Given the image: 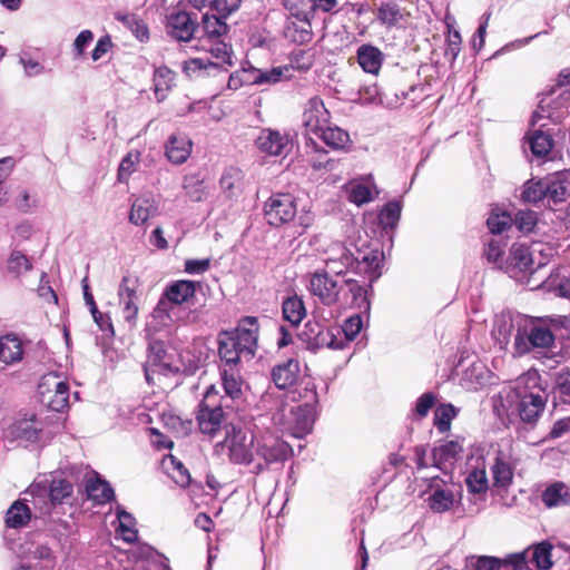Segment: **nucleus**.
<instances>
[{
	"label": "nucleus",
	"mask_w": 570,
	"mask_h": 570,
	"mask_svg": "<svg viewBox=\"0 0 570 570\" xmlns=\"http://www.w3.org/2000/svg\"><path fill=\"white\" fill-rule=\"evenodd\" d=\"M541 376L537 371H528L514 382L507 397L512 414H517L520 422L533 429L544 412L548 394L540 384Z\"/></svg>",
	"instance_id": "obj_1"
},
{
	"label": "nucleus",
	"mask_w": 570,
	"mask_h": 570,
	"mask_svg": "<svg viewBox=\"0 0 570 570\" xmlns=\"http://www.w3.org/2000/svg\"><path fill=\"white\" fill-rule=\"evenodd\" d=\"M227 399L219 397L218 391L214 385L209 386L199 402L196 412V422L199 431L203 434L209 435L210 438L216 436L222 429H230V424H227V412L229 409Z\"/></svg>",
	"instance_id": "obj_2"
},
{
	"label": "nucleus",
	"mask_w": 570,
	"mask_h": 570,
	"mask_svg": "<svg viewBox=\"0 0 570 570\" xmlns=\"http://www.w3.org/2000/svg\"><path fill=\"white\" fill-rule=\"evenodd\" d=\"M208 52L216 61L208 58H193L185 62V71L189 77H197L202 73L210 75L212 71L226 70V66H232L233 50L224 40H210Z\"/></svg>",
	"instance_id": "obj_3"
},
{
	"label": "nucleus",
	"mask_w": 570,
	"mask_h": 570,
	"mask_svg": "<svg viewBox=\"0 0 570 570\" xmlns=\"http://www.w3.org/2000/svg\"><path fill=\"white\" fill-rule=\"evenodd\" d=\"M42 402L55 412H62L69 406V384L56 372L45 374L38 385Z\"/></svg>",
	"instance_id": "obj_4"
},
{
	"label": "nucleus",
	"mask_w": 570,
	"mask_h": 570,
	"mask_svg": "<svg viewBox=\"0 0 570 570\" xmlns=\"http://www.w3.org/2000/svg\"><path fill=\"white\" fill-rule=\"evenodd\" d=\"M553 343L554 335L547 325L525 316L522 335L517 343L518 355H524L534 348H549Z\"/></svg>",
	"instance_id": "obj_5"
},
{
	"label": "nucleus",
	"mask_w": 570,
	"mask_h": 570,
	"mask_svg": "<svg viewBox=\"0 0 570 570\" xmlns=\"http://www.w3.org/2000/svg\"><path fill=\"white\" fill-rule=\"evenodd\" d=\"M171 358L163 341L149 340L148 356L144 364L145 377L148 384L154 383L155 374L170 376L179 372V368L173 364Z\"/></svg>",
	"instance_id": "obj_6"
},
{
	"label": "nucleus",
	"mask_w": 570,
	"mask_h": 570,
	"mask_svg": "<svg viewBox=\"0 0 570 570\" xmlns=\"http://www.w3.org/2000/svg\"><path fill=\"white\" fill-rule=\"evenodd\" d=\"M297 214L295 198L288 193L272 195L264 206L267 223L278 227L295 219Z\"/></svg>",
	"instance_id": "obj_7"
},
{
	"label": "nucleus",
	"mask_w": 570,
	"mask_h": 570,
	"mask_svg": "<svg viewBox=\"0 0 570 570\" xmlns=\"http://www.w3.org/2000/svg\"><path fill=\"white\" fill-rule=\"evenodd\" d=\"M229 458L237 464H250L254 461V436L250 432L230 424L225 434Z\"/></svg>",
	"instance_id": "obj_8"
},
{
	"label": "nucleus",
	"mask_w": 570,
	"mask_h": 570,
	"mask_svg": "<svg viewBox=\"0 0 570 570\" xmlns=\"http://www.w3.org/2000/svg\"><path fill=\"white\" fill-rule=\"evenodd\" d=\"M138 279L130 275H125L118 286V299L121 307L124 321L130 330L135 328L138 318Z\"/></svg>",
	"instance_id": "obj_9"
},
{
	"label": "nucleus",
	"mask_w": 570,
	"mask_h": 570,
	"mask_svg": "<svg viewBox=\"0 0 570 570\" xmlns=\"http://www.w3.org/2000/svg\"><path fill=\"white\" fill-rule=\"evenodd\" d=\"M258 321L254 316H245L239 322L234 333L227 336L232 338L238 352H243L244 357L252 360L255 356L258 341Z\"/></svg>",
	"instance_id": "obj_10"
},
{
	"label": "nucleus",
	"mask_w": 570,
	"mask_h": 570,
	"mask_svg": "<svg viewBox=\"0 0 570 570\" xmlns=\"http://www.w3.org/2000/svg\"><path fill=\"white\" fill-rule=\"evenodd\" d=\"M330 111L326 109L323 100L315 96L307 100L302 115V126L305 136L320 135V132L330 124Z\"/></svg>",
	"instance_id": "obj_11"
},
{
	"label": "nucleus",
	"mask_w": 570,
	"mask_h": 570,
	"mask_svg": "<svg viewBox=\"0 0 570 570\" xmlns=\"http://www.w3.org/2000/svg\"><path fill=\"white\" fill-rule=\"evenodd\" d=\"M255 453L258 459L264 461L256 465L261 471L273 463H283L286 461L292 455V448L282 440L268 438L257 442Z\"/></svg>",
	"instance_id": "obj_12"
},
{
	"label": "nucleus",
	"mask_w": 570,
	"mask_h": 570,
	"mask_svg": "<svg viewBox=\"0 0 570 570\" xmlns=\"http://www.w3.org/2000/svg\"><path fill=\"white\" fill-rule=\"evenodd\" d=\"M308 289L324 305L333 306L338 302L342 286L326 271H316L311 275Z\"/></svg>",
	"instance_id": "obj_13"
},
{
	"label": "nucleus",
	"mask_w": 570,
	"mask_h": 570,
	"mask_svg": "<svg viewBox=\"0 0 570 570\" xmlns=\"http://www.w3.org/2000/svg\"><path fill=\"white\" fill-rule=\"evenodd\" d=\"M525 316L522 314L511 315L502 314L494 321L492 334L501 345H507L511 337L514 338V350L517 351L518 340L522 335V330L525 322Z\"/></svg>",
	"instance_id": "obj_14"
},
{
	"label": "nucleus",
	"mask_w": 570,
	"mask_h": 570,
	"mask_svg": "<svg viewBox=\"0 0 570 570\" xmlns=\"http://www.w3.org/2000/svg\"><path fill=\"white\" fill-rule=\"evenodd\" d=\"M197 28L195 19L186 11L173 12L167 17V33L177 41H189Z\"/></svg>",
	"instance_id": "obj_15"
},
{
	"label": "nucleus",
	"mask_w": 570,
	"mask_h": 570,
	"mask_svg": "<svg viewBox=\"0 0 570 570\" xmlns=\"http://www.w3.org/2000/svg\"><path fill=\"white\" fill-rule=\"evenodd\" d=\"M178 321V309L163 296L150 313V321L146 324L147 332H158L170 327Z\"/></svg>",
	"instance_id": "obj_16"
},
{
	"label": "nucleus",
	"mask_w": 570,
	"mask_h": 570,
	"mask_svg": "<svg viewBox=\"0 0 570 570\" xmlns=\"http://www.w3.org/2000/svg\"><path fill=\"white\" fill-rule=\"evenodd\" d=\"M23 494L36 510V518H43L50 514L49 480L42 479L33 481Z\"/></svg>",
	"instance_id": "obj_17"
},
{
	"label": "nucleus",
	"mask_w": 570,
	"mask_h": 570,
	"mask_svg": "<svg viewBox=\"0 0 570 570\" xmlns=\"http://www.w3.org/2000/svg\"><path fill=\"white\" fill-rule=\"evenodd\" d=\"M288 137L278 130L263 129L255 139L257 149L269 156H281L288 146Z\"/></svg>",
	"instance_id": "obj_18"
},
{
	"label": "nucleus",
	"mask_w": 570,
	"mask_h": 570,
	"mask_svg": "<svg viewBox=\"0 0 570 570\" xmlns=\"http://www.w3.org/2000/svg\"><path fill=\"white\" fill-rule=\"evenodd\" d=\"M507 273L513 274L514 272L533 273V258L530 248L524 244H513L510 249V255L504 262Z\"/></svg>",
	"instance_id": "obj_19"
},
{
	"label": "nucleus",
	"mask_w": 570,
	"mask_h": 570,
	"mask_svg": "<svg viewBox=\"0 0 570 570\" xmlns=\"http://www.w3.org/2000/svg\"><path fill=\"white\" fill-rule=\"evenodd\" d=\"M376 20L384 27L391 29L401 27L409 17V12L401 7L397 0L382 1L375 11Z\"/></svg>",
	"instance_id": "obj_20"
},
{
	"label": "nucleus",
	"mask_w": 570,
	"mask_h": 570,
	"mask_svg": "<svg viewBox=\"0 0 570 570\" xmlns=\"http://www.w3.org/2000/svg\"><path fill=\"white\" fill-rule=\"evenodd\" d=\"M198 285V282L189 279L175 281L166 286L161 296L170 302L175 307H178L195 297L196 287Z\"/></svg>",
	"instance_id": "obj_21"
},
{
	"label": "nucleus",
	"mask_w": 570,
	"mask_h": 570,
	"mask_svg": "<svg viewBox=\"0 0 570 570\" xmlns=\"http://www.w3.org/2000/svg\"><path fill=\"white\" fill-rule=\"evenodd\" d=\"M355 259V274H367L371 283L381 276V266L383 263V253L377 249H371L366 253L358 252Z\"/></svg>",
	"instance_id": "obj_22"
},
{
	"label": "nucleus",
	"mask_w": 570,
	"mask_h": 570,
	"mask_svg": "<svg viewBox=\"0 0 570 570\" xmlns=\"http://www.w3.org/2000/svg\"><path fill=\"white\" fill-rule=\"evenodd\" d=\"M299 372V362L296 358H288L273 367L272 380L277 389L285 390L297 382Z\"/></svg>",
	"instance_id": "obj_23"
},
{
	"label": "nucleus",
	"mask_w": 570,
	"mask_h": 570,
	"mask_svg": "<svg viewBox=\"0 0 570 570\" xmlns=\"http://www.w3.org/2000/svg\"><path fill=\"white\" fill-rule=\"evenodd\" d=\"M313 17H293L287 19L284 36L295 43H307L313 38L311 19Z\"/></svg>",
	"instance_id": "obj_24"
},
{
	"label": "nucleus",
	"mask_w": 570,
	"mask_h": 570,
	"mask_svg": "<svg viewBox=\"0 0 570 570\" xmlns=\"http://www.w3.org/2000/svg\"><path fill=\"white\" fill-rule=\"evenodd\" d=\"M493 487L507 490L513 480V466L509 455L499 451L491 465Z\"/></svg>",
	"instance_id": "obj_25"
},
{
	"label": "nucleus",
	"mask_w": 570,
	"mask_h": 570,
	"mask_svg": "<svg viewBox=\"0 0 570 570\" xmlns=\"http://www.w3.org/2000/svg\"><path fill=\"white\" fill-rule=\"evenodd\" d=\"M295 436L302 438L309 433L317 417V404H299L292 410Z\"/></svg>",
	"instance_id": "obj_26"
},
{
	"label": "nucleus",
	"mask_w": 570,
	"mask_h": 570,
	"mask_svg": "<svg viewBox=\"0 0 570 570\" xmlns=\"http://www.w3.org/2000/svg\"><path fill=\"white\" fill-rule=\"evenodd\" d=\"M191 140L181 134H174L166 144V156L175 165L184 164L191 153Z\"/></svg>",
	"instance_id": "obj_27"
},
{
	"label": "nucleus",
	"mask_w": 570,
	"mask_h": 570,
	"mask_svg": "<svg viewBox=\"0 0 570 570\" xmlns=\"http://www.w3.org/2000/svg\"><path fill=\"white\" fill-rule=\"evenodd\" d=\"M158 213V205L149 195L137 197L129 213V222L134 225H142Z\"/></svg>",
	"instance_id": "obj_28"
},
{
	"label": "nucleus",
	"mask_w": 570,
	"mask_h": 570,
	"mask_svg": "<svg viewBox=\"0 0 570 570\" xmlns=\"http://www.w3.org/2000/svg\"><path fill=\"white\" fill-rule=\"evenodd\" d=\"M32 518L28 498L16 500L7 510L4 523L10 529H21L29 524Z\"/></svg>",
	"instance_id": "obj_29"
},
{
	"label": "nucleus",
	"mask_w": 570,
	"mask_h": 570,
	"mask_svg": "<svg viewBox=\"0 0 570 570\" xmlns=\"http://www.w3.org/2000/svg\"><path fill=\"white\" fill-rule=\"evenodd\" d=\"M344 283L348 287V293L352 296V306L360 313L366 314L368 316L371 309L370 296L373 292L372 283L370 282V284L364 286L352 278L345 279Z\"/></svg>",
	"instance_id": "obj_30"
},
{
	"label": "nucleus",
	"mask_w": 570,
	"mask_h": 570,
	"mask_svg": "<svg viewBox=\"0 0 570 570\" xmlns=\"http://www.w3.org/2000/svg\"><path fill=\"white\" fill-rule=\"evenodd\" d=\"M383 59L382 51L375 46L362 45L357 49V62L367 73L377 75Z\"/></svg>",
	"instance_id": "obj_31"
},
{
	"label": "nucleus",
	"mask_w": 570,
	"mask_h": 570,
	"mask_svg": "<svg viewBox=\"0 0 570 570\" xmlns=\"http://www.w3.org/2000/svg\"><path fill=\"white\" fill-rule=\"evenodd\" d=\"M23 357L22 341L14 334L0 337V361L7 365L18 363Z\"/></svg>",
	"instance_id": "obj_32"
},
{
	"label": "nucleus",
	"mask_w": 570,
	"mask_h": 570,
	"mask_svg": "<svg viewBox=\"0 0 570 570\" xmlns=\"http://www.w3.org/2000/svg\"><path fill=\"white\" fill-rule=\"evenodd\" d=\"M307 161L315 170H333L335 161L327 157V151L322 148L312 137L305 138Z\"/></svg>",
	"instance_id": "obj_33"
},
{
	"label": "nucleus",
	"mask_w": 570,
	"mask_h": 570,
	"mask_svg": "<svg viewBox=\"0 0 570 570\" xmlns=\"http://www.w3.org/2000/svg\"><path fill=\"white\" fill-rule=\"evenodd\" d=\"M220 377L225 395L219 397L227 399V403L240 397L242 395V376L237 367H220Z\"/></svg>",
	"instance_id": "obj_34"
},
{
	"label": "nucleus",
	"mask_w": 570,
	"mask_h": 570,
	"mask_svg": "<svg viewBox=\"0 0 570 570\" xmlns=\"http://www.w3.org/2000/svg\"><path fill=\"white\" fill-rule=\"evenodd\" d=\"M552 544L549 541H541L527 549L529 552V566L537 570H550L552 562Z\"/></svg>",
	"instance_id": "obj_35"
},
{
	"label": "nucleus",
	"mask_w": 570,
	"mask_h": 570,
	"mask_svg": "<svg viewBox=\"0 0 570 570\" xmlns=\"http://www.w3.org/2000/svg\"><path fill=\"white\" fill-rule=\"evenodd\" d=\"M287 68L275 67L269 70L255 69L244 70V78L242 81L253 85H273L279 82L284 77Z\"/></svg>",
	"instance_id": "obj_36"
},
{
	"label": "nucleus",
	"mask_w": 570,
	"mask_h": 570,
	"mask_svg": "<svg viewBox=\"0 0 570 570\" xmlns=\"http://www.w3.org/2000/svg\"><path fill=\"white\" fill-rule=\"evenodd\" d=\"M542 502L548 508L570 505V490L563 482H554L541 494Z\"/></svg>",
	"instance_id": "obj_37"
},
{
	"label": "nucleus",
	"mask_w": 570,
	"mask_h": 570,
	"mask_svg": "<svg viewBox=\"0 0 570 570\" xmlns=\"http://www.w3.org/2000/svg\"><path fill=\"white\" fill-rule=\"evenodd\" d=\"M354 264L355 259L353 253L345 247H340L336 256H330L325 261L326 272L336 276H341L348 271H353L355 273Z\"/></svg>",
	"instance_id": "obj_38"
},
{
	"label": "nucleus",
	"mask_w": 570,
	"mask_h": 570,
	"mask_svg": "<svg viewBox=\"0 0 570 570\" xmlns=\"http://www.w3.org/2000/svg\"><path fill=\"white\" fill-rule=\"evenodd\" d=\"M153 81L156 100L161 102L174 86L175 72L166 66H160L155 69Z\"/></svg>",
	"instance_id": "obj_39"
},
{
	"label": "nucleus",
	"mask_w": 570,
	"mask_h": 570,
	"mask_svg": "<svg viewBox=\"0 0 570 570\" xmlns=\"http://www.w3.org/2000/svg\"><path fill=\"white\" fill-rule=\"evenodd\" d=\"M317 137L335 150H345L352 144L350 134L337 126L327 125Z\"/></svg>",
	"instance_id": "obj_40"
},
{
	"label": "nucleus",
	"mask_w": 570,
	"mask_h": 570,
	"mask_svg": "<svg viewBox=\"0 0 570 570\" xmlns=\"http://www.w3.org/2000/svg\"><path fill=\"white\" fill-rule=\"evenodd\" d=\"M282 313L285 321L297 326L306 316L305 304L298 295L286 297L282 303Z\"/></svg>",
	"instance_id": "obj_41"
},
{
	"label": "nucleus",
	"mask_w": 570,
	"mask_h": 570,
	"mask_svg": "<svg viewBox=\"0 0 570 570\" xmlns=\"http://www.w3.org/2000/svg\"><path fill=\"white\" fill-rule=\"evenodd\" d=\"M456 501L454 492L449 488H435L428 498L429 507L435 513L450 511Z\"/></svg>",
	"instance_id": "obj_42"
},
{
	"label": "nucleus",
	"mask_w": 570,
	"mask_h": 570,
	"mask_svg": "<svg viewBox=\"0 0 570 570\" xmlns=\"http://www.w3.org/2000/svg\"><path fill=\"white\" fill-rule=\"evenodd\" d=\"M222 16L204 13L202 17V29L208 40L220 39L227 35L229 27Z\"/></svg>",
	"instance_id": "obj_43"
},
{
	"label": "nucleus",
	"mask_w": 570,
	"mask_h": 570,
	"mask_svg": "<svg viewBox=\"0 0 570 570\" xmlns=\"http://www.w3.org/2000/svg\"><path fill=\"white\" fill-rule=\"evenodd\" d=\"M86 492L88 498L98 504L107 503L115 498V492L111 485L108 482L100 480L99 478L90 479L87 481Z\"/></svg>",
	"instance_id": "obj_44"
},
{
	"label": "nucleus",
	"mask_w": 570,
	"mask_h": 570,
	"mask_svg": "<svg viewBox=\"0 0 570 570\" xmlns=\"http://www.w3.org/2000/svg\"><path fill=\"white\" fill-rule=\"evenodd\" d=\"M115 19L129 29L139 41H146L149 38V30L141 18L130 12H116Z\"/></svg>",
	"instance_id": "obj_45"
},
{
	"label": "nucleus",
	"mask_w": 570,
	"mask_h": 570,
	"mask_svg": "<svg viewBox=\"0 0 570 570\" xmlns=\"http://www.w3.org/2000/svg\"><path fill=\"white\" fill-rule=\"evenodd\" d=\"M463 448L458 441H449L439 448L433 449V462L438 468L445 463H453L462 453Z\"/></svg>",
	"instance_id": "obj_46"
},
{
	"label": "nucleus",
	"mask_w": 570,
	"mask_h": 570,
	"mask_svg": "<svg viewBox=\"0 0 570 570\" xmlns=\"http://www.w3.org/2000/svg\"><path fill=\"white\" fill-rule=\"evenodd\" d=\"M218 354L222 362L220 367H237L240 358L244 357L243 352H238V346L228 336L219 340Z\"/></svg>",
	"instance_id": "obj_47"
},
{
	"label": "nucleus",
	"mask_w": 570,
	"mask_h": 570,
	"mask_svg": "<svg viewBox=\"0 0 570 570\" xmlns=\"http://www.w3.org/2000/svg\"><path fill=\"white\" fill-rule=\"evenodd\" d=\"M73 493V485L71 482L53 478L49 481V503L50 508L56 504L63 503Z\"/></svg>",
	"instance_id": "obj_48"
},
{
	"label": "nucleus",
	"mask_w": 570,
	"mask_h": 570,
	"mask_svg": "<svg viewBox=\"0 0 570 570\" xmlns=\"http://www.w3.org/2000/svg\"><path fill=\"white\" fill-rule=\"evenodd\" d=\"M243 180V173L236 167L226 168L219 179V185L224 194L232 198L239 190Z\"/></svg>",
	"instance_id": "obj_49"
},
{
	"label": "nucleus",
	"mask_w": 570,
	"mask_h": 570,
	"mask_svg": "<svg viewBox=\"0 0 570 570\" xmlns=\"http://www.w3.org/2000/svg\"><path fill=\"white\" fill-rule=\"evenodd\" d=\"M529 147L534 156L543 157L552 149L553 139L542 129H534L529 136Z\"/></svg>",
	"instance_id": "obj_50"
},
{
	"label": "nucleus",
	"mask_w": 570,
	"mask_h": 570,
	"mask_svg": "<svg viewBox=\"0 0 570 570\" xmlns=\"http://www.w3.org/2000/svg\"><path fill=\"white\" fill-rule=\"evenodd\" d=\"M401 203L397 200L389 202L379 214V223L384 230L394 229L401 217Z\"/></svg>",
	"instance_id": "obj_51"
},
{
	"label": "nucleus",
	"mask_w": 570,
	"mask_h": 570,
	"mask_svg": "<svg viewBox=\"0 0 570 570\" xmlns=\"http://www.w3.org/2000/svg\"><path fill=\"white\" fill-rule=\"evenodd\" d=\"M116 515L119 521V530L122 534V539L128 543H134L138 538V532L135 530V518L120 505L116 508Z\"/></svg>",
	"instance_id": "obj_52"
},
{
	"label": "nucleus",
	"mask_w": 570,
	"mask_h": 570,
	"mask_svg": "<svg viewBox=\"0 0 570 570\" xmlns=\"http://www.w3.org/2000/svg\"><path fill=\"white\" fill-rule=\"evenodd\" d=\"M546 187H548L546 191L549 205L550 203L557 205L566 200L568 187L563 180L553 176L546 177Z\"/></svg>",
	"instance_id": "obj_53"
},
{
	"label": "nucleus",
	"mask_w": 570,
	"mask_h": 570,
	"mask_svg": "<svg viewBox=\"0 0 570 570\" xmlns=\"http://www.w3.org/2000/svg\"><path fill=\"white\" fill-rule=\"evenodd\" d=\"M468 491L475 495L485 494L489 489V480L484 469H474L465 478Z\"/></svg>",
	"instance_id": "obj_54"
},
{
	"label": "nucleus",
	"mask_w": 570,
	"mask_h": 570,
	"mask_svg": "<svg viewBox=\"0 0 570 570\" xmlns=\"http://www.w3.org/2000/svg\"><path fill=\"white\" fill-rule=\"evenodd\" d=\"M548 187H546V178L528 180L522 190V199L528 203H539L547 199Z\"/></svg>",
	"instance_id": "obj_55"
},
{
	"label": "nucleus",
	"mask_w": 570,
	"mask_h": 570,
	"mask_svg": "<svg viewBox=\"0 0 570 570\" xmlns=\"http://www.w3.org/2000/svg\"><path fill=\"white\" fill-rule=\"evenodd\" d=\"M507 244L500 238H492L484 248V256L489 263L494 264L498 268H504V250Z\"/></svg>",
	"instance_id": "obj_56"
},
{
	"label": "nucleus",
	"mask_w": 570,
	"mask_h": 570,
	"mask_svg": "<svg viewBox=\"0 0 570 570\" xmlns=\"http://www.w3.org/2000/svg\"><path fill=\"white\" fill-rule=\"evenodd\" d=\"M487 371L481 363H473L470 367L464 371L462 381L466 389L476 390L479 386L485 383Z\"/></svg>",
	"instance_id": "obj_57"
},
{
	"label": "nucleus",
	"mask_w": 570,
	"mask_h": 570,
	"mask_svg": "<svg viewBox=\"0 0 570 570\" xmlns=\"http://www.w3.org/2000/svg\"><path fill=\"white\" fill-rule=\"evenodd\" d=\"M456 409L448 403L440 405L434 413V425L441 433H445L451 428L452 420L456 416Z\"/></svg>",
	"instance_id": "obj_58"
},
{
	"label": "nucleus",
	"mask_w": 570,
	"mask_h": 570,
	"mask_svg": "<svg viewBox=\"0 0 570 570\" xmlns=\"http://www.w3.org/2000/svg\"><path fill=\"white\" fill-rule=\"evenodd\" d=\"M284 7L293 17H314L316 0H283Z\"/></svg>",
	"instance_id": "obj_59"
},
{
	"label": "nucleus",
	"mask_w": 570,
	"mask_h": 570,
	"mask_svg": "<svg viewBox=\"0 0 570 570\" xmlns=\"http://www.w3.org/2000/svg\"><path fill=\"white\" fill-rule=\"evenodd\" d=\"M140 161V153L138 150L129 151L120 161L118 168V180L127 183L130 176L136 171L137 165Z\"/></svg>",
	"instance_id": "obj_60"
},
{
	"label": "nucleus",
	"mask_w": 570,
	"mask_h": 570,
	"mask_svg": "<svg viewBox=\"0 0 570 570\" xmlns=\"http://www.w3.org/2000/svg\"><path fill=\"white\" fill-rule=\"evenodd\" d=\"M294 400L302 401V404H318L316 385L311 379L303 380L294 390Z\"/></svg>",
	"instance_id": "obj_61"
},
{
	"label": "nucleus",
	"mask_w": 570,
	"mask_h": 570,
	"mask_svg": "<svg viewBox=\"0 0 570 570\" xmlns=\"http://www.w3.org/2000/svg\"><path fill=\"white\" fill-rule=\"evenodd\" d=\"M469 570H504L502 561L494 557H470L466 559Z\"/></svg>",
	"instance_id": "obj_62"
},
{
	"label": "nucleus",
	"mask_w": 570,
	"mask_h": 570,
	"mask_svg": "<svg viewBox=\"0 0 570 570\" xmlns=\"http://www.w3.org/2000/svg\"><path fill=\"white\" fill-rule=\"evenodd\" d=\"M512 223L515 225L518 230L523 234L531 233L538 223L537 213L530 209L519 210L515 213Z\"/></svg>",
	"instance_id": "obj_63"
},
{
	"label": "nucleus",
	"mask_w": 570,
	"mask_h": 570,
	"mask_svg": "<svg viewBox=\"0 0 570 570\" xmlns=\"http://www.w3.org/2000/svg\"><path fill=\"white\" fill-rule=\"evenodd\" d=\"M373 199L371 187L366 184H352L348 189V200L357 206L370 203Z\"/></svg>",
	"instance_id": "obj_64"
}]
</instances>
